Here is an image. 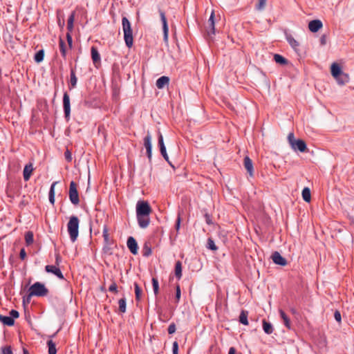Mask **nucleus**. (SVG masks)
Masks as SVG:
<instances>
[{
    "label": "nucleus",
    "mask_w": 354,
    "mask_h": 354,
    "mask_svg": "<svg viewBox=\"0 0 354 354\" xmlns=\"http://www.w3.org/2000/svg\"><path fill=\"white\" fill-rule=\"evenodd\" d=\"M152 209L146 201H139L136 204V217L138 225L142 228H146L150 223V214Z\"/></svg>",
    "instance_id": "obj_1"
},
{
    "label": "nucleus",
    "mask_w": 354,
    "mask_h": 354,
    "mask_svg": "<svg viewBox=\"0 0 354 354\" xmlns=\"http://www.w3.org/2000/svg\"><path fill=\"white\" fill-rule=\"evenodd\" d=\"M122 26L125 44L128 48H131L133 44V30L130 21L126 17L122 19Z\"/></svg>",
    "instance_id": "obj_2"
},
{
    "label": "nucleus",
    "mask_w": 354,
    "mask_h": 354,
    "mask_svg": "<svg viewBox=\"0 0 354 354\" xmlns=\"http://www.w3.org/2000/svg\"><path fill=\"white\" fill-rule=\"evenodd\" d=\"M80 221L75 216L70 217L69 221L67 224V229L70 236L71 240L74 242L78 236Z\"/></svg>",
    "instance_id": "obj_3"
},
{
    "label": "nucleus",
    "mask_w": 354,
    "mask_h": 354,
    "mask_svg": "<svg viewBox=\"0 0 354 354\" xmlns=\"http://www.w3.org/2000/svg\"><path fill=\"white\" fill-rule=\"evenodd\" d=\"M48 293V290L40 282H35L29 288V297H44L46 296Z\"/></svg>",
    "instance_id": "obj_4"
},
{
    "label": "nucleus",
    "mask_w": 354,
    "mask_h": 354,
    "mask_svg": "<svg viewBox=\"0 0 354 354\" xmlns=\"http://www.w3.org/2000/svg\"><path fill=\"white\" fill-rule=\"evenodd\" d=\"M69 198L73 205H78L80 203L77 185L74 181H71L69 186Z\"/></svg>",
    "instance_id": "obj_5"
},
{
    "label": "nucleus",
    "mask_w": 354,
    "mask_h": 354,
    "mask_svg": "<svg viewBox=\"0 0 354 354\" xmlns=\"http://www.w3.org/2000/svg\"><path fill=\"white\" fill-rule=\"evenodd\" d=\"M63 107L65 118L67 120L70 118L71 113V104H70V97L67 92H65L63 95Z\"/></svg>",
    "instance_id": "obj_6"
},
{
    "label": "nucleus",
    "mask_w": 354,
    "mask_h": 354,
    "mask_svg": "<svg viewBox=\"0 0 354 354\" xmlns=\"http://www.w3.org/2000/svg\"><path fill=\"white\" fill-rule=\"evenodd\" d=\"M45 270L47 272H50V273L55 274L60 279H64L62 272H61L60 269L59 268V267L57 266H50V265L46 266Z\"/></svg>",
    "instance_id": "obj_7"
},
{
    "label": "nucleus",
    "mask_w": 354,
    "mask_h": 354,
    "mask_svg": "<svg viewBox=\"0 0 354 354\" xmlns=\"http://www.w3.org/2000/svg\"><path fill=\"white\" fill-rule=\"evenodd\" d=\"M127 245L129 250L133 254H138V246L136 239L133 237L129 236L128 238Z\"/></svg>",
    "instance_id": "obj_8"
},
{
    "label": "nucleus",
    "mask_w": 354,
    "mask_h": 354,
    "mask_svg": "<svg viewBox=\"0 0 354 354\" xmlns=\"http://www.w3.org/2000/svg\"><path fill=\"white\" fill-rule=\"evenodd\" d=\"M322 26V22L319 19L312 20L308 24V28L312 32H317Z\"/></svg>",
    "instance_id": "obj_9"
},
{
    "label": "nucleus",
    "mask_w": 354,
    "mask_h": 354,
    "mask_svg": "<svg viewBox=\"0 0 354 354\" xmlns=\"http://www.w3.org/2000/svg\"><path fill=\"white\" fill-rule=\"evenodd\" d=\"M144 145L147 150V156L150 159L151 157V136L149 132L144 138Z\"/></svg>",
    "instance_id": "obj_10"
},
{
    "label": "nucleus",
    "mask_w": 354,
    "mask_h": 354,
    "mask_svg": "<svg viewBox=\"0 0 354 354\" xmlns=\"http://www.w3.org/2000/svg\"><path fill=\"white\" fill-rule=\"evenodd\" d=\"M272 259L273 262L277 265L284 266L287 263L286 260L278 252L273 253Z\"/></svg>",
    "instance_id": "obj_11"
},
{
    "label": "nucleus",
    "mask_w": 354,
    "mask_h": 354,
    "mask_svg": "<svg viewBox=\"0 0 354 354\" xmlns=\"http://www.w3.org/2000/svg\"><path fill=\"white\" fill-rule=\"evenodd\" d=\"M102 233H103V238H104V243H105V245H104L103 250L104 251H106L107 249V246L111 245L113 242L109 236V229L106 225H104Z\"/></svg>",
    "instance_id": "obj_12"
},
{
    "label": "nucleus",
    "mask_w": 354,
    "mask_h": 354,
    "mask_svg": "<svg viewBox=\"0 0 354 354\" xmlns=\"http://www.w3.org/2000/svg\"><path fill=\"white\" fill-rule=\"evenodd\" d=\"M291 148L295 151L298 150L300 152H304L307 149L305 142L300 139H298L293 145L291 146Z\"/></svg>",
    "instance_id": "obj_13"
},
{
    "label": "nucleus",
    "mask_w": 354,
    "mask_h": 354,
    "mask_svg": "<svg viewBox=\"0 0 354 354\" xmlns=\"http://www.w3.org/2000/svg\"><path fill=\"white\" fill-rule=\"evenodd\" d=\"M33 169V165L32 163H29L25 166L23 171L24 179L25 181H28L30 179Z\"/></svg>",
    "instance_id": "obj_14"
},
{
    "label": "nucleus",
    "mask_w": 354,
    "mask_h": 354,
    "mask_svg": "<svg viewBox=\"0 0 354 354\" xmlns=\"http://www.w3.org/2000/svg\"><path fill=\"white\" fill-rule=\"evenodd\" d=\"M330 72L332 76L335 78L337 77L339 75H341L343 71L342 70L341 66L337 63H333L330 66Z\"/></svg>",
    "instance_id": "obj_15"
},
{
    "label": "nucleus",
    "mask_w": 354,
    "mask_h": 354,
    "mask_svg": "<svg viewBox=\"0 0 354 354\" xmlns=\"http://www.w3.org/2000/svg\"><path fill=\"white\" fill-rule=\"evenodd\" d=\"M335 79L339 85H344L348 83L350 80L348 74L344 72L337 76V77H335Z\"/></svg>",
    "instance_id": "obj_16"
},
{
    "label": "nucleus",
    "mask_w": 354,
    "mask_h": 354,
    "mask_svg": "<svg viewBox=\"0 0 354 354\" xmlns=\"http://www.w3.org/2000/svg\"><path fill=\"white\" fill-rule=\"evenodd\" d=\"M244 166L250 176H252L254 173L253 164L251 159L248 156L244 158Z\"/></svg>",
    "instance_id": "obj_17"
},
{
    "label": "nucleus",
    "mask_w": 354,
    "mask_h": 354,
    "mask_svg": "<svg viewBox=\"0 0 354 354\" xmlns=\"http://www.w3.org/2000/svg\"><path fill=\"white\" fill-rule=\"evenodd\" d=\"M158 144L160 145V150L161 154L162 155L164 158L167 161H168V156H167V152H166V149H165V145H164V142H163V138H162V136L161 133H160V135H159Z\"/></svg>",
    "instance_id": "obj_18"
},
{
    "label": "nucleus",
    "mask_w": 354,
    "mask_h": 354,
    "mask_svg": "<svg viewBox=\"0 0 354 354\" xmlns=\"http://www.w3.org/2000/svg\"><path fill=\"white\" fill-rule=\"evenodd\" d=\"M169 79L168 77L162 76L158 78L156 81V86L159 88H163L166 85L169 84Z\"/></svg>",
    "instance_id": "obj_19"
},
{
    "label": "nucleus",
    "mask_w": 354,
    "mask_h": 354,
    "mask_svg": "<svg viewBox=\"0 0 354 354\" xmlns=\"http://www.w3.org/2000/svg\"><path fill=\"white\" fill-rule=\"evenodd\" d=\"M91 57L93 63L95 64L100 62V55L96 47L92 46L91 49Z\"/></svg>",
    "instance_id": "obj_20"
},
{
    "label": "nucleus",
    "mask_w": 354,
    "mask_h": 354,
    "mask_svg": "<svg viewBox=\"0 0 354 354\" xmlns=\"http://www.w3.org/2000/svg\"><path fill=\"white\" fill-rule=\"evenodd\" d=\"M0 321L5 325L7 326H12L14 325V319L11 317L8 316H3L0 314Z\"/></svg>",
    "instance_id": "obj_21"
},
{
    "label": "nucleus",
    "mask_w": 354,
    "mask_h": 354,
    "mask_svg": "<svg viewBox=\"0 0 354 354\" xmlns=\"http://www.w3.org/2000/svg\"><path fill=\"white\" fill-rule=\"evenodd\" d=\"M279 314L281 316V318L282 319L283 322V324L287 327L288 329L291 328V324L290 321L288 318V317L286 315V314L282 310H279Z\"/></svg>",
    "instance_id": "obj_22"
},
{
    "label": "nucleus",
    "mask_w": 354,
    "mask_h": 354,
    "mask_svg": "<svg viewBox=\"0 0 354 354\" xmlns=\"http://www.w3.org/2000/svg\"><path fill=\"white\" fill-rule=\"evenodd\" d=\"M209 27L207 30L208 34L214 33V12H212L209 19L208 20Z\"/></svg>",
    "instance_id": "obj_23"
},
{
    "label": "nucleus",
    "mask_w": 354,
    "mask_h": 354,
    "mask_svg": "<svg viewBox=\"0 0 354 354\" xmlns=\"http://www.w3.org/2000/svg\"><path fill=\"white\" fill-rule=\"evenodd\" d=\"M143 256L149 257L151 254V246L149 243L146 242L142 249Z\"/></svg>",
    "instance_id": "obj_24"
},
{
    "label": "nucleus",
    "mask_w": 354,
    "mask_h": 354,
    "mask_svg": "<svg viewBox=\"0 0 354 354\" xmlns=\"http://www.w3.org/2000/svg\"><path fill=\"white\" fill-rule=\"evenodd\" d=\"M302 198L304 199V201H305L306 202H310V199H311V194H310V190L308 187H305L303 190H302Z\"/></svg>",
    "instance_id": "obj_25"
},
{
    "label": "nucleus",
    "mask_w": 354,
    "mask_h": 354,
    "mask_svg": "<svg viewBox=\"0 0 354 354\" xmlns=\"http://www.w3.org/2000/svg\"><path fill=\"white\" fill-rule=\"evenodd\" d=\"M25 241L26 245H30L32 244L34 241V235L32 232L28 231L25 234Z\"/></svg>",
    "instance_id": "obj_26"
},
{
    "label": "nucleus",
    "mask_w": 354,
    "mask_h": 354,
    "mask_svg": "<svg viewBox=\"0 0 354 354\" xmlns=\"http://www.w3.org/2000/svg\"><path fill=\"white\" fill-rule=\"evenodd\" d=\"M263 329L266 334H271L273 331L272 326L270 323L263 320Z\"/></svg>",
    "instance_id": "obj_27"
},
{
    "label": "nucleus",
    "mask_w": 354,
    "mask_h": 354,
    "mask_svg": "<svg viewBox=\"0 0 354 354\" xmlns=\"http://www.w3.org/2000/svg\"><path fill=\"white\" fill-rule=\"evenodd\" d=\"M59 46L61 54L62 57L65 58L66 56V45L65 41L62 38L59 39Z\"/></svg>",
    "instance_id": "obj_28"
},
{
    "label": "nucleus",
    "mask_w": 354,
    "mask_h": 354,
    "mask_svg": "<svg viewBox=\"0 0 354 354\" xmlns=\"http://www.w3.org/2000/svg\"><path fill=\"white\" fill-rule=\"evenodd\" d=\"M75 20V12H72L68 19L67 29L68 32H72L73 29V23Z\"/></svg>",
    "instance_id": "obj_29"
},
{
    "label": "nucleus",
    "mask_w": 354,
    "mask_h": 354,
    "mask_svg": "<svg viewBox=\"0 0 354 354\" xmlns=\"http://www.w3.org/2000/svg\"><path fill=\"white\" fill-rule=\"evenodd\" d=\"M57 184V182L53 183L50 186V189L49 191V201L52 205L55 203V186Z\"/></svg>",
    "instance_id": "obj_30"
},
{
    "label": "nucleus",
    "mask_w": 354,
    "mask_h": 354,
    "mask_svg": "<svg viewBox=\"0 0 354 354\" xmlns=\"http://www.w3.org/2000/svg\"><path fill=\"white\" fill-rule=\"evenodd\" d=\"M287 39H288L289 44L291 46V47L295 50H297L298 47L299 46V42L291 36L288 37Z\"/></svg>",
    "instance_id": "obj_31"
},
{
    "label": "nucleus",
    "mask_w": 354,
    "mask_h": 354,
    "mask_svg": "<svg viewBox=\"0 0 354 354\" xmlns=\"http://www.w3.org/2000/svg\"><path fill=\"white\" fill-rule=\"evenodd\" d=\"M47 345L48 347V354H56L57 353L55 344L52 340H48L47 342Z\"/></svg>",
    "instance_id": "obj_32"
},
{
    "label": "nucleus",
    "mask_w": 354,
    "mask_h": 354,
    "mask_svg": "<svg viewBox=\"0 0 354 354\" xmlns=\"http://www.w3.org/2000/svg\"><path fill=\"white\" fill-rule=\"evenodd\" d=\"M239 321L241 324L244 325L248 324V313L245 311H242L240 316H239Z\"/></svg>",
    "instance_id": "obj_33"
},
{
    "label": "nucleus",
    "mask_w": 354,
    "mask_h": 354,
    "mask_svg": "<svg viewBox=\"0 0 354 354\" xmlns=\"http://www.w3.org/2000/svg\"><path fill=\"white\" fill-rule=\"evenodd\" d=\"M119 305V311L121 313H124L126 312V299L124 298L120 299L118 301Z\"/></svg>",
    "instance_id": "obj_34"
},
{
    "label": "nucleus",
    "mask_w": 354,
    "mask_h": 354,
    "mask_svg": "<svg viewBox=\"0 0 354 354\" xmlns=\"http://www.w3.org/2000/svg\"><path fill=\"white\" fill-rule=\"evenodd\" d=\"M160 15H161V19L162 21V24H163V30H164V34H165V38L167 39L168 28H167V25L166 18H165V14L163 12H161Z\"/></svg>",
    "instance_id": "obj_35"
},
{
    "label": "nucleus",
    "mask_w": 354,
    "mask_h": 354,
    "mask_svg": "<svg viewBox=\"0 0 354 354\" xmlns=\"http://www.w3.org/2000/svg\"><path fill=\"white\" fill-rule=\"evenodd\" d=\"M44 57V52L43 50H39L35 55V61L37 63L43 61Z\"/></svg>",
    "instance_id": "obj_36"
},
{
    "label": "nucleus",
    "mask_w": 354,
    "mask_h": 354,
    "mask_svg": "<svg viewBox=\"0 0 354 354\" xmlns=\"http://www.w3.org/2000/svg\"><path fill=\"white\" fill-rule=\"evenodd\" d=\"M136 299L140 301L142 295V290L137 283H134Z\"/></svg>",
    "instance_id": "obj_37"
},
{
    "label": "nucleus",
    "mask_w": 354,
    "mask_h": 354,
    "mask_svg": "<svg viewBox=\"0 0 354 354\" xmlns=\"http://www.w3.org/2000/svg\"><path fill=\"white\" fill-rule=\"evenodd\" d=\"M274 60L280 64H285L287 63V60L280 55L275 54L274 55Z\"/></svg>",
    "instance_id": "obj_38"
},
{
    "label": "nucleus",
    "mask_w": 354,
    "mask_h": 354,
    "mask_svg": "<svg viewBox=\"0 0 354 354\" xmlns=\"http://www.w3.org/2000/svg\"><path fill=\"white\" fill-rule=\"evenodd\" d=\"M71 85L72 86V88H75L76 86V84H77V79L75 76V71L73 69H71Z\"/></svg>",
    "instance_id": "obj_39"
},
{
    "label": "nucleus",
    "mask_w": 354,
    "mask_h": 354,
    "mask_svg": "<svg viewBox=\"0 0 354 354\" xmlns=\"http://www.w3.org/2000/svg\"><path fill=\"white\" fill-rule=\"evenodd\" d=\"M152 285H153V292H154L155 295H157L158 293V289H159L158 281L157 279H156V278L152 279Z\"/></svg>",
    "instance_id": "obj_40"
},
{
    "label": "nucleus",
    "mask_w": 354,
    "mask_h": 354,
    "mask_svg": "<svg viewBox=\"0 0 354 354\" xmlns=\"http://www.w3.org/2000/svg\"><path fill=\"white\" fill-rule=\"evenodd\" d=\"M207 248L212 250H217V247L216 246L214 241L211 239H209L207 241Z\"/></svg>",
    "instance_id": "obj_41"
},
{
    "label": "nucleus",
    "mask_w": 354,
    "mask_h": 354,
    "mask_svg": "<svg viewBox=\"0 0 354 354\" xmlns=\"http://www.w3.org/2000/svg\"><path fill=\"white\" fill-rule=\"evenodd\" d=\"M288 142L290 145V147L292 145H293V144L297 140L295 138V136H294V133H290L288 136Z\"/></svg>",
    "instance_id": "obj_42"
},
{
    "label": "nucleus",
    "mask_w": 354,
    "mask_h": 354,
    "mask_svg": "<svg viewBox=\"0 0 354 354\" xmlns=\"http://www.w3.org/2000/svg\"><path fill=\"white\" fill-rule=\"evenodd\" d=\"M2 354H12V348L10 346H4L1 348Z\"/></svg>",
    "instance_id": "obj_43"
},
{
    "label": "nucleus",
    "mask_w": 354,
    "mask_h": 354,
    "mask_svg": "<svg viewBox=\"0 0 354 354\" xmlns=\"http://www.w3.org/2000/svg\"><path fill=\"white\" fill-rule=\"evenodd\" d=\"M109 290L110 292L117 293L118 292V286L115 281H113L111 286L109 288Z\"/></svg>",
    "instance_id": "obj_44"
},
{
    "label": "nucleus",
    "mask_w": 354,
    "mask_h": 354,
    "mask_svg": "<svg viewBox=\"0 0 354 354\" xmlns=\"http://www.w3.org/2000/svg\"><path fill=\"white\" fill-rule=\"evenodd\" d=\"M71 32H68L66 33V39H67V42H68V46L70 48H72V45H73V39H72Z\"/></svg>",
    "instance_id": "obj_45"
},
{
    "label": "nucleus",
    "mask_w": 354,
    "mask_h": 354,
    "mask_svg": "<svg viewBox=\"0 0 354 354\" xmlns=\"http://www.w3.org/2000/svg\"><path fill=\"white\" fill-rule=\"evenodd\" d=\"M266 4V0H259V3L257 5V9L261 10L264 8Z\"/></svg>",
    "instance_id": "obj_46"
},
{
    "label": "nucleus",
    "mask_w": 354,
    "mask_h": 354,
    "mask_svg": "<svg viewBox=\"0 0 354 354\" xmlns=\"http://www.w3.org/2000/svg\"><path fill=\"white\" fill-rule=\"evenodd\" d=\"M64 157L68 162H71L72 160V153L68 149H66L65 151Z\"/></svg>",
    "instance_id": "obj_47"
},
{
    "label": "nucleus",
    "mask_w": 354,
    "mask_h": 354,
    "mask_svg": "<svg viewBox=\"0 0 354 354\" xmlns=\"http://www.w3.org/2000/svg\"><path fill=\"white\" fill-rule=\"evenodd\" d=\"M176 332V325L174 323H172L169 325L168 328V333L169 334H173Z\"/></svg>",
    "instance_id": "obj_48"
},
{
    "label": "nucleus",
    "mask_w": 354,
    "mask_h": 354,
    "mask_svg": "<svg viewBox=\"0 0 354 354\" xmlns=\"http://www.w3.org/2000/svg\"><path fill=\"white\" fill-rule=\"evenodd\" d=\"M10 317H12V319H14V318H17L19 315V312L16 310H11L10 311Z\"/></svg>",
    "instance_id": "obj_49"
},
{
    "label": "nucleus",
    "mask_w": 354,
    "mask_h": 354,
    "mask_svg": "<svg viewBox=\"0 0 354 354\" xmlns=\"http://www.w3.org/2000/svg\"><path fill=\"white\" fill-rule=\"evenodd\" d=\"M19 257H20V259H22V260H24L26 257V251L24 248H22L20 251V253H19Z\"/></svg>",
    "instance_id": "obj_50"
},
{
    "label": "nucleus",
    "mask_w": 354,
    "mask_h": 354,
    "mask_svg": "<svg viewBox=\"0 0 354 354\" xmlns=\"http://www.w3.org/2000/svg\"><path fill=\"white\" fill-rule=\"evenodd\" d=\"M335 319L337 322H341V314L339 311H335L334 314Z\"/></svg>",
    "instance_id": "obj_51"
},
{
    "label": "nucleus",
    "mask_w": 354,
    "mask_h": 354,
    "mask_svg": "<svg viewBox=\"0 0 354 354\" xmlns=\"http://www.w3.org/2000/svg\"><path fill=\"white\" fill-rule=\"evenodd\" d=\"M61 259H61L60 255L59 254H57L56 257H55V264H56V266H58L59 265V263L61 262Z\"/></svg>",
    "instance_id": "obj_52"
},
{
    "label": "nucleus",
    "mask_w": 354,
    "mask_h": 354,
    "mask_svg": "<svg viewBox=\"0 0 354 354\" xmlns=\"http://www.w3.org/2000/svg\"><path fill=\"white\" fill-rule=\"evenodd\" d=\"M320 44L322 46H324L326 44V37L325 35L322 36L320 38Z\"/></svg>",
    "instance_id": "obj_53"
},
{
    "label": "nucleus",
    "mask_w": 354,
    "mask_h": 354,
    "mask_svg": "<svg viewBox=\"0 0 354 354\" xmlns=\"http://www.w3.org/2000/svg\"><path fill=\"white\" fill-rule=\"evenodd\" d=\"M173 354H177V342L173 343Z\"/></svg>",
    "instance_id": "obj_54"
},
{
    "label": "nucleus",
    "mask_w": 354,
    "mask_h": 354,
    "mask_svg": "<svg viewBox=\"0 0 354 354\" xmlns=\"http://www.w3.org/2000/svg\"><path fill=\"white\" fill-rule=\"evenodd\" d=\"M235 353H236V350H235V348H233V347H231V348H230V350H229V353H228V354H235Z\"/></svg>",
    "instance_id": "obj_55"
},
{
    "label": "nucleus",
    "mask_w": 354,
    "mask_h": 354,
    "mask_svg": "<svg viewBox=\"0 0 354 354\" xmlns=\"http://www.w3.org/2000/svg\"><path fill=\"white\" fill-rule=\"evenodd\" d=\"M178 279L180 278V274H181V267H180V265L178 263Z\"/></svg>",
    "instance_id": "obj_56"
},
{
    "label": "nucleus",
    "mask_w": 354,
    "mask_h": 354,
    "mask_svg": "<svg viewBox=\"0 0 354 354\" xmlns=\"http://www.w3.org/2000/svg\"><path fill=\"white\" fill-rule=\"evenodd\" d=\"M174 274L177 276V263L174 266Z\"/></svg>",
    "instance_id": "obj_57"
},
{
    "label": "nucleus",
    "mask_w": 354,
    "mask_h": 354,
    "mask_svg": "<svg viewBox=\"0 0 354 354\" xmlns=\"http://www.w3.org/2000/svg\"><path fill=\"white\" fill-rule=\"evenodd\" d=\"M206 221H207V223L208 224H209V223H210V220H209V216H208L207 215H206Z\"/></svg>",
    "instance_id": "obj_58"
},
{
    "label": "nucleus",
    "mask_w": 354,
    "mask_h": 354,
    "mask_svg": "<svg viewBox=\"0 0 354 354\" xmlns=\"http://www.w3.org/2000/svg\"><path fill=\"white\" fill-rule=\"evenodd\" d=\"M23 353H24V354H29V353H28V350H27V349H26V348H24V350H23Z\"/></svg>",
    "instance_id": "obj_59"
},
{
    "label": "nucleus",
    "mask_w": 354,
    "mask_h": 354,
    "mask_svg": "<svg viewBox=\"0 0 354 354\" xmlns=\"http://www.w3.org/2000/svg\"><path fill=\"white\" fill-rule=\"evenodd\" d=\"M167 162H168V163H169V165H171L174 169H175V167H174V165H172L171 162H170L169 160H168V161H167Z\"/></svg>",
    "instance_id": "obj_60"
},
{
    "label": "nucleus",
    "mask_w": 354,
    "mask_h": 354,
    "mask_svg": "<svg viewBox=\"0 0 354 354\" xmlns=\"http://www.w3.org/2000/svg\"><path fill=\"white\" fill-rule=\"evenodd\" d=\"M180 289L178 288V299L180 298Z\"/></svg>",
    "instance_id": "obj_61"
},
{
    "label": "nucleus",
    "mask_w": 354,
    "mask_h": 354,
    "mask_svg": "<svg viewBox=\"0 0 354 354\" xmlns=\"http://www.w3.org/2000/svg\"><path fill=\"white\" fill-rule=\"evenodd\" d=\"M59 25H60V26H62L64 25V22H63V23H62V22H59Z\"/></svg>",
    "instance_id": "obj_62"
},
{
    "label": "nucleus",
    "mask_w": 354,
    "mask_h": 354,
    "mask_svg": "<svg viewBox=\"0 0 354 354\" xmlns=\"http://www.w3.org/2000/svg\"><path fill=\"white\" fill-rule=\"evenodd\" d=\"M59 25H60V26H62L64 25V22H63V23H62V22H59Z\"/></svg>",
    "instance_id": "obj_63"
},
{
    "label": "nucleus",
    "mask_w": 354,
    "mask_h": 354,
    "mask_svg": "<svg viewBox=\"0 0 354 354\" xmlns=\"http://www.w3.org/2000/svg\"><path fill=\"white\" fill-rule=\"evenodd\" d=\"M178 226H179L180 225V219L179 218H178Z\"/></svg>",
    "instance_id": "obj_64"
}]
</instances>
